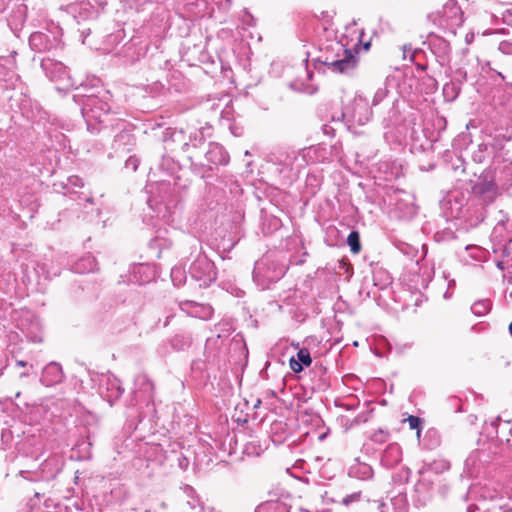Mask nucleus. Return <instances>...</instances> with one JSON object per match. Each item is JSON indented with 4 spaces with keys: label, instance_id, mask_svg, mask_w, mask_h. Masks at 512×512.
I'll return each mask as SVG.
<instances>
[{
    "label": "nucleus",
    "instance_id": "f257e3e1",
    "mask_svg": "<svg viewBox=\"0 0 512 512\" xmlns=\"http://www.w3.org/2000/svg\"><path fill=\"white\" fill-rule=\"evenodd\" d=\"M495 264L500 270H508L512 275V217L502 210L498 211L497 222L491 232Z\"/></svg>",
    "mask_w": 512,
    "mask_h": 512
},
{
    "label": "nucleus",
    "instance_id": "f03ea898",
    "mask_svg": "<svg viewBox=\"0 0 512 512\" xmlns=\"http://www.w3.org/2000/svg\"><path fill=\"white\" fill-rule=\"evenodd\" d=\"M497 182L489 179L487 175L480 176L471 186V200L485 205L491 204L500 194V191L512 187V163L504 164L502 170L496 176Z\"/></svg>",
    "mask_w": 512,
    "mask_h": 512
},
{
    "label": "nucleus",
    "instance_id": "7ed1b4c3",
    "mask_svg": "<svg viewBox=\"0 0 512 512\" xmlns=\"http://www.w3.org/2000/svg\"><path fill=\"white\" fill-rule=\"evenodd\" d=\"M77 98H81V113L88 130L92 133L100 132L101 128L105 127L111 110L109 92H105L102 97L97 95H74L75 101H77Z\"/></svg>",
    "mask_w": 512,
    "mask_h": 512
},
{
    "label": "nucleus",
    "instance_id": "20e7f679",
    "mask_svg": "<svg viewBox=\"0 0 512 512\" xmlns=\"http://www.w3.org/2000/svg\"><path fill=\"white\" fill-rule=\"evenodd\" d=\"M320 62L332 72L341 74L352 73L358 64V53L346 49L340 42L331 44L321 56Z\"/></svg>",
    "mask_w": 512,
    "mask_h": 512
},
{
    "label": "nucleus",
    "instance_id": "39448f33",
    "mask_svg": "<svg viewBox=\"0 0 512 512\" xmlns=\"http://www.w3.org/2000/svg\"><path fill=\"white\" fill-rule=\"evenodd\" d=\"M154 389V384L148 375L140 373L135 377L132 401L137 407L140 422L145 418H153L156 414Z\"/></svg>",
    "mask_w": 512,
    "mask_h": 512
},
{
    "label": "nucleus",
    "instance_id": "423d86ee",
    "mask_svg": "<svg viewBox=\"0 0 512 512\" xmlns=\"http://www.w3.org/2000/svg\"><path fill=\"white\" fill-rule=\"evenodd\" d=\"M428 17L435 25L452 35L456 34V30L464 22L463 11L456 0H448L442 10L431 13Z\"/></svg>",
    "mask_w": 512,
    "mask_h": 512
},
{
    "label": "nucleus",
    "instance_id": "0eeeda50",
    "mask_svg": "<svg viewBox=\"0 0 512 512\" xmlns=\"http://www.w3.org/2000/svg\"><path fill=\"white\" fill-rule=\"evenodd\" d=\"M154 283L159 284L157 278V269L154 265L150 264H133L129 274L121 276L119 284L122 285H137L145 286Z\"/></svg>",
    "mask_w": 512,
    "mask_h": 512
},
{
    "label": "nucleus",
    "instance_id": "6e6552de",
    "mask_svg": "<svg viewBox=\"0 0 512 512\" xmlns=\"http://www.w3.org/2000/svg\"><path fill=\"white\" fill-rule=\"evenodd\" d=\"M469 196L460 190L450 191L440 202L441 210L448 220H458L463 215Z\"/></svg>",
    "mask_w": 512,
    "mask_h": 512
},
{
    "label": "nucleus",
    "instance_id": "1a4fd4ad",
    "mask_svg": "<svg viewBox=\"0 0 512 512\" xmlns=\"http://www.w3.org/2000/svg\"><path fill=\"white\" fill-rule=\"evenodd\" d=\"M16 51H12L9 55L0 56V88L16 89L21 85L20 76L17 74V65L15 56Z\"/></svg>",
    "mask_w": 512,
    "mask_h": 512
},
{
    "label": "nucleus",
    "instance_id": "9d476101",
    "mask_svg": "<svg viewBox=\"0 0 512 512\" xmlns=\"http://www.w3.org/2000/svg\"><path fill=\"white\" fill-rule=\"evenodd\" d=\"M61 29L56 27L47 32L36 31L29 37V45L36 52H48L61 46Z\"/></svg>",
    "mask_w": 512,
    "mask_h": 512
},
{
    "label": "nucleus",
    "instance_id": "9b49d317",
    "mask_svg": "<svg viewBox=\"0 0 512 512\" xmlns=\"http://www.w3.org/2000/svg\"><path fill=\"white\" fill-rule=\"evenodd\" d=\"M15 314H17L18 317H13V319L17 321V327L26 336V338L31 342H41L42 325L39 318L28 310L16 312Z\"/></svg>",
    "mask_w": 512,
    "mask_h": 512
},
{
    "label": "nucleus",
    "instance_id": "f8f14e48",
    "mask_svg": "<svg viewBox=\"0 0 512 512\" xmlns=\"http://www.w3.org/2000/svg\"><path fill=\"white\" fill-rule=\"evenodd\" d=\"M190 274L199 282L198 288H207L216 280L214 264L206 257H199L191 264Z\"/></svg>",
    "mask_w": 512,
    "mask_h": 512
},
{
    "label": "nucleus",
    "instance_id": "ddd939ff",
    "mask_svg": "<svg viewBox=\"0 0 512 512\" xmlns=\"http://www.w3.org/2000/svg\"><path fill=\"white\" fill-rule=\"evenodd\" d=\"M484 433L488 438L508 446H512V420H503L497 417L490 423H485Z\"/></svg>",
    "mask_w": 512,
    "mask_h": 512
},
{
    "label": "nucleus",
    "instance_id": "4468645a",
    "mask_svg": "<svg viewBox=\"0 0 512 512\" xmlns=\"http://www.w3.org/2000/svg\"><path fill=\"white\" fill-rule=\"evenodd\" d=\"M428 44L430 51L435 56L441 67L448 66L451 61V46L448 40L431 32L424 44Z\"/></svg>",
    "mask_w": 512,
    "mask_h": 512
},
{
    "label": "nucleus",
    "instance_id": "2eb2a0df",
    "mask_svg": "<svg viewBox=\"0 0 512 512\" xmlns=\"http://www.w3.org/2000/svg\"><path fill=\"white\" fill-rule=\"evenodd\" d=\"M463 215L458 218L459 225L468 230L477 227L485 218V207L469 198V204L465 205Z\"/></svg>",
    "mask_w": 512,
    "mask_h": 512
},
{
    "label": "nucleus",
    "instance_id": "dca6fc26",
    "mask_svg": "<svg viewBox=\"0 0 512 512\" xmlns=\"http://www.w3.org/2000/svg\"><path fill=\"white\" fill-rule=\"evenodd\" d=\"M124 392L121 381L113 374L103 375L99 383V394L112 405Z\"/></svg>",
    "mask_w": 512,
    "mask_h": 512
},
{
    "label": "nucleus",
    "instance_id": "f3484780",
    "mask_svg": "<svg viewBox=\"0 0 512 512\" xmlns=\"http://www.w3.org/2000/svg\"><path fill=\"white\" fill-rule=\"evenodd\" d=\"M343 115L353 123L364 125L370 120L372 112L367 100L362 96H356L351 105L345 109Z\"/></svg>",
    "mask_w": 512,
    "mask_h": 512
},
{
    "label": "nucleus",
    "instance_id": "a211bd4d",
    "mask_svg": "<svg viewBox=\"0 0 512 512\" xmlns=\"http://www.w3.org/2000/svg\"><path fill=\"white\" fill-rule=\"evenodd\" d=\"M41 68L51 80L66 81V86L76 85L69 75L68 68L60 61L49 57L43 58Z\"/></svg>",
    "mask_w": 512,
    "mask_h": 512
},
{
    "label": "nucleus",
    "instance_id": "6ab92c4d",
    "mask_svg": "<svg viewBox=\"0 0 512 512\" xmlns=\"http://www.w3.org/2000/svg\"><path fill=\"white\" fill-rule=\"evenodd\" d=\"M45 444L41 434L27 433L17 444L20 454L25 457L38 459L44 452Z\"/></svg>",
    "mask_w": 512,
    "mask_h": 512
},
{
    "label": "nucleus",
    "instance_id": "aec40b11",
    "mask_svg": "<svg viewBox=\"0 0 512 512\" xmlns=\"http://www.w3.org/2000/svg\"><path fill=\"white\" fill-rule=\"evenodd\" d=\"M63 467L62 459L59 455L53 454L45 459L38 468L39 474H34L31 481H50L56 478Z\"/></svg>",
    "mask_w": 512,
    "mask_h": 512
},
{
    "label": "nucleus",
    "instance_id": "412c9836",
    "mask_svg": "<svg viewBox=\"0 0 512 512\" xmlns=\"http://www.w3.org/2000/svg\"><path fill=\"white\" fill-rule=\"evenodd\" d=\"M179 308L188 315L203 320L210 319L214 313V310L211 305L199 303L193 300L180 301Z\"/></svg>",
    "mask_w": 512,
    "mask_h": 512
},
{
    "label": "nucleus",
    "instance_id": "4be33fe9",
    "mask_svg": "<svg viewBox=\"0 0 512 512\" xmlns=\"http://www.w3.org/2000/svg\"><path fill=\"white\" fill-rule=\"evenodd\" d=\"M512 512V502L499 495L496 499L481 505H468L466 512Z\"/></svg>",
    "mask_w": 512,
    "mask_h": 512
},
{
    "label": "nucleus",
    "instance_id": "5701e85b",
    "mask_svg": "<svg viewBox=\"0 0 512 512\" xmlns=\"http://www.w3.org/2000/svg\"><path fill=\"white\" fill-rule=\"evenodd\" d=\"M207 162L215 166H225L230 161V156L226 149L219 143L210 142L205 152Z\"/></svg>",
    "mask_w": 512,
    "mask_h": 512
},
{
    "label": "nucleus",
    "instance_id": "b1692460",
    "mask_svg": "<svg viewBox=\"0 0 512 512\" xmlns=\"http://www.w3.org/2000/svg\"><path fill=\"white\" fill-rule=\"evenodd\" d=\"M468 495L470 498H474L476 500V503H473L472 505H481L483 502L488 503V501L496 499L500 494L495 488L490 486L473 485L470 488Z\"/></svg>",
    "mask_w": 512,
    "mask_h": 512
},
{
    "label": "nucleus",
    "instance_id": "393cba45",
    "mask_svg": "<svg viewBox=\"0 0 512 512\" xmlns=\"http://www.w3.org/2000/svg\"><path fill=\"white\" fill-rule=\"evenodd\" d=\"M64 378L62 367L56 362L46 365L42 371L40 381L43 385L50 387L60 383Z\"/></svg>",
    "mask_w": 512,
    "mask_h": 512
},
{
    "label": "nucleus",
    "instance_id": "a878e982",
    "mask_svg": "<svg viewBox=\"0 0 512 512\" xmlns=\"http://www.w3.org/2000/svg\"><path fill=\"white\" fill-rule=\"evenodd\" d=\"M402 459V450L397 443H390L381 455V464L385 468L395 467Z\"/></svg>",
    "mask_w": 512,
    "mask_h": 512
},
{
    "label": "nucleus",
    "instance_id": "bb28decb",
    "mask_svg": "<svg viewBox=\"0 0 512 512\" xmlns=\"http://www.w3.org/2000/svg\"><path fill=\"white\" fill-rule=\"evenodd\" d=\"M449 468L450 463L444 459H435L429 462L424 461L421 467L418 469V474L422 477L429 472L434 474H440L449 470Z\"/></svg>",
    "mask_w": 512,
    "mask_h": 512
},
{
    "label": "nucleus",
    "instance_id": "cd10ccee",
    "mask_svg": "<svg viewBox=\"0 0 512 512\" xmlns=\"http://www.w3.org/2000/svg\"><path fill=\"white\" fill-rule=\"evenodd\" d=\"M496 146L492 143H480L477 149L472 152V159L475 163H485L495 154Z\"/></svg>",
    "mask_w": 512,
    "mask_h": 512
},
{
    "label": "nucleus",
    "instance_id": "c85d7f7f",
    "mask_svg": "<svg viewBox=\"0 0 512 512\" xmlns=\"http://www.w3.org/2000/svg\"><path fill=\"white\" fill-rule=\"evenodd\" d=\"M97 269V261L91 254H86L78 259L72 266V271L78 274L94 272Z\"/></svg>",
    "mask_w": 512,
    "mask_h": 512
},
{
    "label": "nucleus",
    "instance_id": "c756f323",
    "mask_svg": "<svg viewBox=\"0 0 512 512\" xmlns=\"http://www.w3.org/2000/svg\"><path fill=\"white\" fill-rule=\"evenodd\" d=\"M134 136L129 131L122 130L115 135L113 147L116 151H130V146L134 144Z\"/></svg>",
    "mask_w": 512,
    "mask_h": 512
},
{
    "label": "nucleus",
    "instance_id": "7c9ffc66",
    "mask_svg": "<svg viewBox=\"0 0 512 512\" xmlns=\"http://www.w3.org/2000/svg\"><path fill=\"white\" fill-rule=\"evenodd\" d=\"M312 363L310 352L307 348H301L297 352V360L290 359V367L295 373L303 370L304 366L309 367Z\"/></svg>",
    "mask_w": 512,
    "mask_h": 512
},
{
    "label": "nucleus",
    "instance_id": "2f4dec72",
    "mask_svg": "<svg viewBox=\"0 0 512 512\" xmlns=\"http://www.w3.org/2000/svg\"><path fill=\"white\" fill-rule=\"evenodd\" d=\"M144 457L148 462H155L162 465L165 460L163 448L159 444H145Z\"/></svg>",
    "mask_w": 512,
    "mask_h": 512
},
{
    "label": "nucleus",
    "instance_id": "473e14b6",
    "mask_svg": "<svg viewBox=\"0 0 512 512\" xmlns=\"http://www.w3.org/2000/svg\"><path fill=\"white\" fill-rule=\"evenodd\" d=\"M348 474L350 477H354L360 480H367L372 478L373 469L366 463L357 462L349 468Z\"/></svg>",
    "mask_w": 512,
    "mask_h": 512
},
{
    "label": "nucleus",
    "instance_id": "72a5a7b5",
    "mask_svg": "<svg viewBox=\"0 0 512 512\" xmlns=\"http://www.w3.org/2000/svg\"><path fill=\"white\" fill-rule=\"evenodd\" d=\"M181 490L187 498V505L191 510L203 511V504L200 497L192 486L185 484L181 487Z\"/></svg>",
    "mask_w": 512,
    "mask_h": 512
},
{
    "label": "nucleus",
    "instance_id": "f704fd0d",
    "mask_svg": "<svg viewBox=\"0 0 512 512\" xmlns=\"http://www.w3.org/2000/svg\"><path fill=\"white\" fill-rule=\"evenodd\" d=\"M192 341L190 334L180 333L171 338L170 344L173 350L184 351L191 346Z\"/></svg>",
    "mask_w": 512,
    "mask_h": 512
},
{
    "label": "nucleus",
    "instance_id": "c9c22d12",
    "mask_svg": "<svg viewBox=\"0 0 512 512\" xmlns=\"http://www.w3.org/2000/svg\"><path fill=\"white\" fill-rule=\"evenodd\" d=\"M13 278L10 263L0 255V288L12 285Z\"/></svg>",
    "mask_w": 512,
    "mask_h": 512
},
{
    "label": "nucleus",
    "instance_id": "e433bc0d",
    "mask_svg": "<svg viewBox=\"0 0 512 512\" xmlns=\"http://www.w3.org/2000/svg\"><path fill=\"white\" fill-rule=\"evenodd\" d=\"M286 428L287 425L283 422H274L271 425V438L274 443L281 444L286 440L288 435L286 433Z\"/></svg>",
    "mask_w": 512,
    "mask_h": 512
},
{
    "label": "nucleus",
    "instance_id": "4c0bfd02",
    "mask_svg": "<svg viewBox=\"0 0 512 512\" xmlns=\"http://www.w3.org/2000/svg\"><path fill=\"white\" fill-rule=\"evenodd\" d=\"M156 168L167 175H173L177 171L178 165L171 156L162 155Z\"/></svg>",
    "mask_w": 512,
    "mask_h": 512
},
{
    "label": "nucleus",
    "instance_id": "58836bf2",
    "mask_svg": "<svg viewBox=\"0 0 512 512\" xmlns=\"http://www.w3.org/2000/svg\"><path fill=\"white\" fill-rule=\"evenodd\" d=\"M391 506L394 512H408L409 504L407 496L403 492H399L397 495L391 498Z\"/></svg>",
    "mask_w": 512,
    "mask_h": 512
},
{
    "label": "nucleus",
    "instance_id": "ea45409f",
    "mask_svg": "<svg viewBox=\"0 0 512 512\" xmlns=\"http://www.w3.org/2000/svg\"><path fill=\"white\" fill-rule=\"evenodd\" d=\"M204 130L205 128H201L190 133L189 142H184L182 144V150L186 151L190 146L196 148L201 145L205 140Z\"/></svg>",
    "mask_w": 512,
    "mask_h": 512
},
{
    "label": "nucleus",
    "instance_id": "a19ab883",
    "mask_svg": "<svg viewBox=\"0 0 512 512\" xmlns=\"http://www.w3.org/2000/svg\"><path fill=\"white\" fill-rule=\"evenodd\" d=\"M441 443V437L437 430L429 429L423 438V445L428 449H434Z\"/></svg>",
    "mask_w": 512,
    "mask_h": 512
},
{
    "label": "nucleus",
    "instance_id": "79ce46f5",
    "mask_svg": "<svg viewBox=\"0 0 512 512\" xmlns=\"http://www.w3.org/2000/svg\"><path fill=\"white\" fill-rule=\"evenodd\" d=\"M391 283V278L386 271L380 269L373 273V285L376 288H388Z\"/></svg>",
    "mask_w": 512,
    "mask_h": 512
},
{
    "label": "nucleus",
    "instance_id": "37998d69",
    "mask_svg": "<svg viewBox=\"0 0 512 512\" xmlns=\"http://www.w3.org/2000/svg\"><path fill=\"white\" fill-rule=\"evenodd\" d=\"M491 309V301L489 299L478 300L471 306V311L476 316H484Z\"/></svg>",
    "mask_w": 512,
    "mask_h": 512
},
{
    "label": "nucleus",
    "instance_id": "c03bdc74",
    "mask_svg": "<svg viewBox=\"0 0 512 512\" xmlns=\"http://www.w3.org/2000/svg\"><path fill=\"white\" fill-rule=\"evenodd\" d=\"M465 251L467 256L475 262H481L486 257V250L477 245H468Z\"/></svg>",
    "mask_w": 512,
    "mask_h": 512
},
{
    "label": "nucleus",
    "instance_id": "a18cd8bd",
    "mask_svg": "<svg viewBox=\"0 0 512 512\" xmlns=\"http://www.w3.org/2000/svg\"><path fill=\"white\" fill-rule=\"evenodd\" d=\"M401 297H410L413 299L412 306L419 307L421 303L427 298L424 297L421 290H398Z\"/></svg>",
    "mask_w": 512,
    "mask_h": 512
},
{
    "label": "nucleus",
    "instance_id": "49530a36",
    "mask_svg": "<svg viewBox=\"0 0 512 512\" xmlns=\"http://www.w3.org/2000/svg\"><path fill=\"white\" fill-rule=\"evenodd\" d=\"M170 278L173 286L180 287L186 283V274L183 268L173 267L170 272Z\"/></svg>",
    "mask_w": 512,
    "mask_h": 512
},
{
    "label": "nucleus",
    "instance_id": "de8ad7c7",
    "mask_svg": "<svg viewBox=\"0 0 512 512\" xmlns=\"http://www.w3.org/2000/svg\"><path fill=\"white\" fill-rule=\"evenodd\" d=\"M32 268L34 270V274H35V278H36L35 285H41V283H40L41 275H40V271L38 270V268L41 270V274L45 279L49 277V273H48V270L46 269L45 264L40 265L37 263V267L32 266ZM23 284L25 286L34 285V282L30 276H27V281L23 280Z\"/></svg>",
    "mask_w": 512,
    "mask_h": 512
},
{
    "label": "nucleus",
    "instance_id": "09e8293b",
    "mask_svg": "<svg viewBox=\"0 0 512 512\" xmlns=\"http://www.w3.org/2000/svg\"><path fill=\"white\" fill-rule=\"evenodd\" d=\"M347 244L353 254L361 251L360 234L357 230H352L347 237Z\"/></svg>",
    "mask_w": 512,
    "mask_h": 512
},
{
    "label": "nucleus",
    "instance_id": "8fccbe9b",
    "mask_svg": "<svg viewBox=\"0 0 512 512\" xmlns=\"http://www.w3.org/2000/svg\"><path fill=\"white\" fill-rule=\"evenodd\" d=\"M384 291L387 293V296L393 298V300L395 302H401V308L403 310L408 309L412 306L413 299H411L410 297H406V300H405V297L400 296V292H398V290H384Z\"/></svg>",
    "mask_w": 512,
    "mask_h": 512
},
{
    "label": "nucleus",
    "instance_id": "3c124183",
    "mask_svg": "<svg viewBox=\"0 0 512 512\" xmlns=\"http://www.w3.org/2000/svg\"><path fill=\"white\" fill-rule=\"evenodd\" d=\"M461 88H462L461 86L457 85L453 81H450L449 83H446L444 85L443 94L447 99L452 101L458 97V95L461 91Z\"/></svg>",
    "mask_w": 512,
    "mask_h": 512
},
{
    "label": "nucleus",
    "instance_id": "603ef678",
    "mask_svg": "<svg viewBox=\"0 0 512 512\" xmlns=\"http://www.w3.org/2000/svg\"><path fill=\"white\" fill-rule=\"evenodd\" d=\"M468 79L467 70L464 67L456 68L452 72L451 81L456 83L457 85L461 86L463 83H465Z\"/></svg>",
    "mask_w": 512,
    "mask_h": 512
},
{
    "label": "nucleus",
    "instance_id": "864d4df0",
    "mask_svg": "<svg viewBox=\"0 0 512 512\" xmlns=\"http://www.w3.org/2000/svg\"><path fill=\"white\" fill-rule=\"evenodd\" d=\"M255 512H286L285 508L276 503H264L259 505Z\"/></svg>",
    "mask_w": 512,
    "mask_h": 512
},
{
    "label": "nucleus",
    "instance_id": "5fc2aeb1",
    "mask_svg": "<svg viewBox=\"0 0 512 512\" xmlns=\"http://www.w3.org/2000/svg\"><path fill=\"white\" fill-rule=\"evenodd\" d=\"M430 488L431 484L429 482H425L424 480H421L415 484V492L423 497V501L429 497Z\"/></svg>",
    "mask_w": 512,
    "mask_h": 512
},
{
    "label": "nucleus",
    "instance_id": "6e6d98bb",
    "mask_svg": "<svg viewBox=\"0 0 512 512\" xmlns=\"http://www.w3.org/2000/svg\"><path fill=\"white\" fill-rule=\"evenodd\" d=\"M389 436L390 434L387 430L378 429L371 435L370 439L374 443L382 444L388 440Z\"/></svg>",
    "mask_w": 512,
    "mask_h": 512
},
{
    "label": "nucleus",
    "instance_id": "4d7b16f0",
    "mask_svg": "<svg viewBox=\"0 0 512 512\" xmlns=\"http://www.w3.org/2000/svg\"><path fill=\"white\" fill-rule=\"evenodd\" d=\"M361 497H362L361 491L354 492L352 494H349V495H346L345 497H343L341 500V504L345 507H348L353 503L359 502L361 500Z\"/></svg>",
    "mask_w": 512,
    "mask_h": 512
},
{
    "label": "nucleus",
    "instance_id": "13d9d810",
    "mask_svg": "<svg viewBox=\"0 0 512 512\" xmlns=\"http://www.w3.org/2000/svg\"><path fill=\"white\" fill-rule=\"evenodd\" d=\"M407 422L410 429L417 431V436L419 438L421 434V419L417 416L411 415L407 418Z\"/></svg>",
    "mask_w": 512,
    "mask_h": 512
},
{
    "label": "nucleus",
    "instance_id": "bf43d9fd",
    "mask_svg": "<svg viewBox=\"0 0 512 512\" xmlns=\"http://www.w3.org/2000/svg\"><path fill=\"white\" fill-rule=\"evenodd\" d=\"M388 95V90L386 87H380L374 94L372 100V106H377L383 99H385Z\"/></svg>",
    "mask_w": 512,
    "mask_h": 512
},
{
    "label": "nucleus",
    "instance_id": "052dcab7",
    "mask_svg": "<svg viewBox=\"0 0 512 512\" xmlns=\"http://www.w3.org/2000/svg\"><path fill=\"white\" fill-rule=\"evenodd\" d=\"M499 13L501 15L502 22L506 25L512 26V4L508 5Z\"/></svg>",
    "mask_w": 512,
    "mask_h": 512
},
{
    "label": "nucleus",
    "instance_id": "680f3d73",
    "mask_svg": "<svg viewBox=\"0 0 512 512\" xmlns=\"http://www.w3.org/2000/svg\"><path fill=\"white\" fill-rule=\"evenodd\" d=\"M407 53H410V61L415 62V58L418 56V54L422 53L421 49H413L410 44H406L403 46V57L404 59L407 58Z\"/></svg>",
    "mask_w": 512,
    "mask_h": 512
},
{
    "label": "nucleus",
    "instance_id": "e2e57ef3",
    "mask_svg": "<svg viewBox=\"0 0 512 512\" xmlns=\"http://www.w3.org/2000/svg\"><path fill=\"white\" fill-rule=\"evenodd\" d=\"M498 50L504 55H512V41L503 40L498 45Z\"/></svg>",
    "mask_w": 512,
    "mask_h": 512
},
{
    "label": "nucleus",
    "instance_id": "0e129e2a",
    "mask_svg": "<svg viewBox=\"0 0 512 512\" xmlns=\"http://www.w3.org/2000/svg\"><path fill=\"white\" fill-rule=\"evenodd\" d=\"M83 185H84V183H83L82 178H80L79 176L73 175V176L68 177L67 184H66L65 188L68 189L69 187H83Z\"/></svg>",
    "mask_w": 512,
    "mask_h": 512
},
{
    "label": "nucleus",
    "instance_id": "69168bd1",
    "mask_svg": "<svg viewBox=\"0 0 512 512\" xmlns=\"http://www.w3.org/2000/svg\"><path fill=\"white\" fill-rule=\"evenodd\" d=\"M176 461H177V464H178V467L181 469V470H186L190 464V461L188 459V457H186L184 454L180 453V454H176Z\"/></svg>",
    "mask_w": 512,
    "mask_h": 512
},
{
    "label": "nucleus",
    "instance_id": "338daca9",
    "mask_svg": "<svg viewBox=\"0 0 512 512\" xmlns=\"http://www.w3.org/2000/svg\"><path fill=\"white\" fill-rule=\"evenodd\" d=\"M486 66L488 68V72L493 73V75H490V78L494 82H497V79H500L501 81L505 80V76L501 72H499L496 69L492 68L491 65H490V62H487Z\"/></svg>",
    "mask_w": 512,
    "mask_h": 512
},
{
    "label": "nucleus",
    "instance_id": "774afa93",
    "mask_svg": "<svg viewBox=\"0 0 512 512\" xmlns=\"http://www.w3.org/2000/svg\"><path fill=\"white\" fill-rule=\"evenodd\" d=\"M139 166V159L136 156H130L125 161V167L127 169H131L132 171H136Z\"/></svg>",
    "mask_w": 512,
    "mask_h": 512
}]
</instances>
